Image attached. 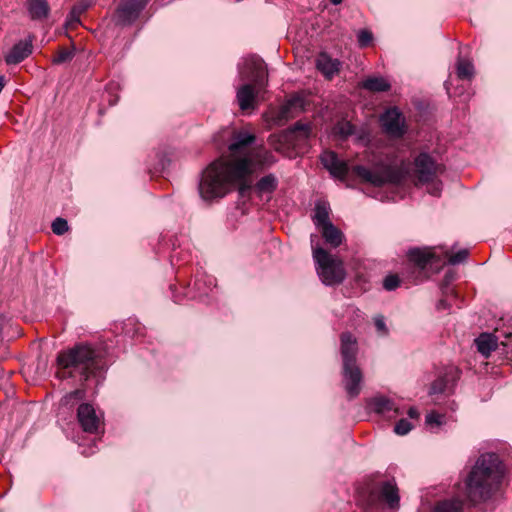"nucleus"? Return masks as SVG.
Returning a JSON list of instances; mask_svg holds the SVG:
<instances>
[{
    "label": "nucleus",
    "mask_w": 512,
    "mask_h": 512,
    "mask_svg": "<svg viewBox=\"0 0 512 512\" xmlns=\"http://www.w3.org/2000/svg\"><path fill=\"white\" fill-rule=\"evenodd\" d=\"M250 157L236 160L217 159L202 173L199 195L204 201H213L230 193L238 181L251 174Z\"/></svg>",
    "instance_id": "f257e3e1"
},
{
    "label": "nucleus",
    "mask_w": 512,
    "mask_h": 512,
    "mask_svg": "<svg viewBox=\"0 0 512 512\" xmlns=\"http://www.w3.org/2000/svg\"><path fill=\"white\" fill-rule=\"evenodd\" d=\"M503 477L499 456L496 453L482 454L465 481L468 499L474 504L487 501L498 490Z\"/></svg>",
    "instance_id": "f03ea898"
},
{
    "label": "nucleus",
    "mask_w": 512,
    "mask_h": 512,
    "mask_svg": "<svg viewBox=\"0 0 512 512\" xmlns=\"http://www.w3.org/2000/svg\"><path fill=\"white\" fill-rule=\"evenodd\" d=\"M56 361L60 378L79 376L82 381H87L91 377L101 376L106 369L101 352L88 344H77L59 352Z\"/></svg>",
    "instance_id": "7ed1b4c3"
},
{
    "label": "nucleus",
    "mask_w": 512,
    "mask_h": 512,
    "mask_svg": "<svg viewBox=\"0 0 512 512\" xmlns=\"http://www.w3.org/2000/svg\"><path fill=\"white\" fill-rule=\"evenodd\" d=\"M340 353L344 389L348 397L353 399L360 394L363 374L357 364V340L350 332H343L340 335Z\"/></svg>",
    "instance_id": "20e7f679"
},
{
    "label": "nucleus",
    "mask_w": 512,
    "mask_h": 512,
    "mask_svg": "<svg viewBox=\"0 0 512 512\" xmlns=\"http://www.w3.org/2000/svg\"><path fill=\"white\" fill-rule=\"evenodd\" d=\"M315 238H317V236L311 235L313 259L321 281L327 286L341 284L346 277L343 262L334 258L318 244L314 245Z\"/></svg>",
    "instance_id": "39448f33"
},
{
    "label": "nucleus",
    "mask_w": 512,
    "mask_h": 512,
    "mask_svg": "<svg viewBox=\"0 0 512 512\" xmlns=\"http://www.w3.org/2000/svg\"><path fill=\"white\" fill-rule=\"evenodd\" d=\"M352 173L365 183H369L375 187H382L386 184L398 185L406 177L405 171L398 166L384 164L371 170L363 165H355L352 167Z\"/></svg>",
    "instance_id": "423d86ee"
},
{
    "label": "nucleus",
    "mask_w": 512,
    "mask_h": 512,
    "mask_svg": "<svg viewBox=\"0 0 512 512\" xmlns=\"http://www.w3.org/2000/svg\"><path fill=\"white\" fill-rule=\"evenodd\" d=\"M150 0H121L114 13V21L119 26H131Z\"/></svg>",
    "instance_id": "0eeeda50"
},
{
    "label": "nucleus",
    "mask_w": 512,
    "mask_h": 512,
    "mask_svg": "<svg viewBox=\"0 0 512 512\" xmlns=\"http://www.w3.org/2000/svg\"><path fill=\"white\" fill-rule=\"evenodd\" d=\"M259 91L264 90L268 85V71L263 59L258 56L247 57L244 61V71Z\"/></svg>",
    "instance_id": "6e6552de"
},
{
    "label": "nucleus",
    "mask_w": 512,
    "mask_h": 512,
    "mask_svg": "<svg viewBox=\"0 0 512 512\" xmlns=\"http://www.w3.org/2000/svg\"><path fill=\"white\" fill-rule=\"evenodd\" d=\"M383 131L392 138H401L406 133L405 119L398 108L387 109L380 117Z\"/></svg>",
    "instance_id": "1a4fd4ad"
},
{
    "label": "nucleus",
    "mask_w": 512,
    "mask_h": 512,
    "mask_svg": "<svg viewBox=\"0 0 512 512\" xmlns=\"http://www.w3.org/2000/svg\"><path fill=\"white\" fill-rule=\"evenodd\" d=\"M414 166L417 179L422 184L433 182L439 170V165L426 152L420 153L415 158Z\"/></svg>",
    "instance_id": "9d476101"
},
{
    "label": "nucleus",
    "mask_w": 512,
    "mask_h": 512,
    "mask_svg": "<svg viewBox=\"0 0 512 512\" xmlns=\"http://www.w3.org/2000/svg\"><path fill=\"white\" fill-rule=\"evenodd\" d=\"M77 421L81 429L90 434H95L101 426V419L97 415L92 404L81 403L77 408Z\"/></svg>",
    "instance_id": "9b49d317"
},
{
    "label": "nucleus",
    "mask_w": 512,
    "mask_h": 512,
    "mask_svg": "<svg viewBox=\"0 0 512 512\" xmlns=\"http://www.w3.org/2000/svg\"><path fill=\"white\" fill-rule=\"evenodd\" d=\"M320 161L325 169L329 171L331 176L344 181L349 173L348 163L338 158L334 151H324L320 155Z\"/></svg>",
    "instance_id": "f8f14e48"
},
{
    "label": "nucleus",
    "mask_w": 512,
    "mask_h": 512,
    "mask_svg": "<svg viewBox=\"0 0 512 512\" xmlns=\"http://www.w3.org/2000/svg\"><path fill=\"white\" fill-rule=\"evenodd\" d=\"M311 131L310 124L298 121L283 132L282 138L285 143L292 145L294 148H300L306 145Z\"/></svg>",
    "instance_id": "ddd939ff"
},
{
    "label": "nucleus",
    "mask_w": 512,
    "mask_h": 512,
    "mask_svg": "<svg viewBox=\"0 0 512 512\" xmlns=\"http://www.w3.org/2000/svg\"><path fill=\"white\" fill-rule=\"evenodd\" d=\"M304 107V98L299 95H294L278 108L273 115V121L278 125H282L289 119L295 117V111L302 112Z\"/></svg>",
    "instance_id": "4468645a"
},
{
    "label": "nucleus",
    "mask_w": 512,
    "mask_h": 512,
    "mask_svg": "<svg viewBox=\"0 0 512 512\" xmlns=\"http://www.w3.org/2000/svg\"><path fill=\"white\" fill-rule=\"evenodd\" d=\"M408 260L420 269H425L429 264L438 263L440 258L433 247H414L407 252Z\"/></svg>",
    "instance_id": "2eb2a0df"
},
{
    "label": "nucleus",
    "mask_w": 512,
    "mask_h": 512,
    "mask_svg": "<svg viewBox=\"0 0 512 512\" xmlns=\"http://www.w3.org/2000/svg\"><path fill=\"white\" fill-rule=\"evenodd\" d=\"M255 140V135L247 131L234 132L228 150L232 156L241 155V158L248 157L246 152Z\"/></svg>",
    "instance_id": "dca6fc26"
},
{
    "label": "nucleus",
    "mask_w": 512,
    "mask_h": 512,
    "mask_svg": "<svg viewBox=\"0 0 512 512\" xmlns=\"http://www.w3.org/2000/svg\"><path fill=\"white\" fill-rule=\"evenodd\" d=\"M460 371L456 367H449L443 376L438 377L430 388V394L443 393L454 386L459 379Z\"/></svg>",
    "instance_id": "f3484780"
},
{
    "label": "nucleus",
    "mask_w": 512,
    "mask_h": 512,
    "mask_svg": "<svg viewBox=\"0 0 512 512\" xmlns=\"http://www.w3.org/2000/svg\"><path fill=\"white\" fill-rule=\"evenodd\" d=\"M32 40L16 43L5 55V62L8 65H16L24 61L32 53Z\"/></svg>",
    "instance_id": "a211bd4d"
},
{
    "label": "nucleus",
    "mask_w": 512,
    "mask_h": 512,
    "mask_svg": "<svg viewBox=\"0 0 512 512\" xmlns=\"http://www.w3.org/2000/svg\"><path fill=\"white\" fill-rule=\"evenodd\" d=\"M316 68L325 78L332 79L340 71L341 62L332 58L328 53L321 52L316 58Z\"/></svg>",
    "instance_id": "6ab92c4d"
},
{
    "label": "nucleus",
    "mask_w": 512,
    "mask_h": 512,
    "mask_svg": "<svg viewBox=\"0 0 512 512\" xmlns=\"http://www.w3.org/2000/svg\"><path fill=\"white\" fill-rule=\"evenodd\" d=\"M379 497L387 503L389 508L399 507L400 496L399 489L394 480L384 481L379 485Z\"/></svg>",
    "instance_id": "aec40b11"
},
{
    "label": "nucleus",
    "mask_w": 512,
    "mask_h": 512,
    "mask_svg": "<svg viewBox=\"0 0 512 512\" xmlns=\"http://www.w3.org/2000/svg\"><path fill=\"white\" fill-rule=\"evenodd\" d=\"M254 84H244L238 88L236 98L241 110H248L254 107L257 94L261 93Z\"/></svg>",
    "instance_id": "412c9836"
},
{
    "label": "nucleus",
    "mask_w": 512,
    "mask_h": 512,
    "mask_svg": "<svg viewBox=\"0 0 512 512\" xmlns=\"http://www.w3.org/2000/svg\"><path fill=\"white\" fill-rule=\"evenodd\" d=\"M25 6L30 19L33 21L48 18L51 11L47 0H27Z\"/></svg>",
    "instance_id": "4be33fe9"
},
{
    "label": "nucleus",
    "mask_w": 512,
    "mask_h": 512,
    "mask_svg": "<svg viewBox=\"0 0 512 512\" xmlns=\"http://www.w3.org/2000/svg\"><path fill=\"white\" fill-rule=\"evenodd\" d=\"M318 230L320 231L325 243L332 248L339 247L344 240V234L333 223H326L325 226Z\"/></svg>",
    "instance_id": "5701e85b"
},
{
    "label": "nucleus",
    "mask_w": 512,
    "mask_h": 512,
    "mask_svg": "<svg viewBox=\"0 0 512 512\" xmlns=\"http://www.w3.org/2000/svg\"><path fill=\"white\" fill-rule=\"evenodd\" d=\"M499 337L491 333H481L476 339L475 344L479 353L484 357H489L490 354L498 347Z\"/></svg>",
    "instance_id": "b1692460"
},
{
    "label": "nucleus",
    "mask_w": 512,
    "mask_h": 512,
    "mask_svg": "<svg viewBox=\"0 0 512 512\" xmlns=\"http://www.w3.org/2000/svg\"><path fill=\"white\" fill-rule=\"evenodd\" d=\"M368 406L375 413L380 415H385L391 411L398 413V409L395 407V403L385 396H377L372 398L369 401Z\"/></svg>",
    "instance_id": "393cba45"
},
{
    "label": "nucleus",
    "mask_w": 512,
    "mask_h": 512,
    "mask_svg": "<svg viewBox=\"0 0 512 512\" xmlns=\"http://www.w3.org/2000/svg\"><path fill=\"white\" fill-rule=\"evenodd\" d=\"M330 206L327 202L319 201L315 205L312 221L317 229L325 226L326 223H332L330 220Z\"/></svg>",
    "instance_id": "a878e982"
},
{
    "label": "nucleus",
    "mask_w": 512,
    "mask_h": 512,
    "mask_svg": "<svg viewBox=\"0 0 512 512\" xmlns=\"http://www.w3.org/2000/svg\"><path fill=\"white\" fill-rule=\"evenodd\" d=\"M360 87L369 92H386L390 90L391 84L384 77L371 76L363 80Z\"/></svg>",
    "instance_id": "bb28decb"
},
{
    "label": "nucleus",
    "mask_w": 512,
    "mask_h": 512,
    "mask_svg": "<svg viewBox=\"0 0 512 512\" xmlns=\"http://www.w3.org/2000/svg\"><path fill=\"white\" fill-rule=\"evenodd\" d=\"M464 503L459 498L437 501L431 512H463Z\"/></svg>",
    "instance_id": "cd10ccee"
},
{
    "label": "nucleus",
    "mask_w": 512,
    "mask_h": 512,
    "mask_svg": "<svg viewBox=\"0 0 512 512\" xmlns=\"http://www.w3.org/2000/svg\"><path fill=\"white\" fill-rule=\"evenodd\" d=\"M278 185L277 178L273 174H268L259 179L255 185L258 193H272Z\"/></svg>",
    "instance_id": "c85d7f7f"
},
{
    "label": "nucleus",
    "mask_w": 512,
    "mask_h": 512,
    "mask_svg": "<svg viewBox=\"0 0 512 512\" xmlns=\"http://www.w3.org/2000/svg\"><path fill=\"white\" fill-rule=\"evenodd\" d=\"M474 75V66L470 61L460 59L457 62V76L459 79H471Z\"/></svg>",
    "instance_id": "c756f323"
},
{
    "label": "nucleus",
    "mask_w": 512,
    "mask_h": 512,
    "mask_svg": "<svg viewBox=\"0 0 512 512\" xmlns=\"http://www.w3.org/2000/svg\"><path fill=\"white\" fill-rule=\"evenodd\" d=\"M85 391L83 389H76L66 394L61 399V404L67 407H73L77 402L82 401L85 398Z\"/></svg>",
    "instance_id": "7c9ffc66"
},
{
    "label": "nucleus",
    "mask_w": 512,
    "mask_h": 512,
    "mask_svg": "<svg viewBox=\"0 0 512 512\" xmlns=\"http://www.w3.org/2000/svg\"><path fill=\"white\" fill-rule=\"evenodd\" d=\"M401 284V279L397 274H389L383 279V288L386 291H394Z\"/></svg>",
    "instance_id": "2f4dec72"
},
{
    "label": "nucleus",
    "mask_w": 512,
    "mask_h": 512,
    "mask_svg": "<svg viewBox=\"0 0 512 512\" xmlns=\"http://www.w3.org/2000/svg\"><path fill=\"white\" fill-rule=\"evenodd\" d=\"M51 227H52L53 233L56 234V235H63L69 229L67 220L64 219V218H61V217H57L52 222V226Z\"/></svg>",
    "instance_id": "473e14b6"
},
{
    "label": "nucleus",
    "mask_w": 512,
    "mask_h": 512,
    "mask_svg": "<svg viewBox=\"0 0 512 512\" xmlns=\"http://www.w3.org/2000/svg\"><path fill=\"white\" fill-rule=\"evenodd\" d=\"M73 57H74V52L72 50L62 48L59 50L57 55L54 56L52 62L54 64H62V63L71 61Z\"/></svg>",
    "instance_id": "72a5a7b5"
},
{
    "label": "nucleus",
    "mask_w": 512,
    "mask_h": 512,
    "mask_svg": "<svg viewBox=\"0 0 512 512\" xmlns=\"http://www.w3.org/2000/svg\"><path fill=\"white\" fill-rule=\"evenodd\" d=\"M469 256V251L467 249H461L456 253L449 255L448 263L450 265H457L463 263L467 260Z\"/></svg>",
    "instance_id": "f704fd0d"
},
{
    "label": "nucleus",
    "mask_w": 512,
    "mask_h": 512,
    "mask_svg": "<svg viewBox=\"0 0 512 512\" xmlns=\"http://www.w3.org/2000/svg\"><path fill=\"white\" fill-rule=\"evenodd\" d=\"M426 423L431 426H441L445 423V415L431 411L426 415Z\"/></svg>",
    "instance_id": "c9c22d12"
},
{
    "label": "nucleus",
    "mask_w": 512,
    "mask_h": 512,
    "mask_svg": "<svg viewBox=\"0 0 512 512\" xmlns=\"http://www.w3.org/2000/svg\"><path fill=\"white\" fill-rule=\"evenodd\" d=\"M412 424L407 419H400L394 427V432L398 435H406L412 430Z\"/></svg>",
    "instance_id": "e433bc0d"
},
{
    "label": "nucleus",
    "mask_w": 512,
    "mask_h": 512,
    "mask_svg": "<svg viewBox=\"0 0 512 512\" xmlns=\"http://www.w3.org/2000/svg\"><path fill=\"white\" fill-rule=\"evenodd\" d=\"M373 39V35L368 30H360L357 35L358 44L361 48L367 47Z\"/></svg>",
    "instance_id": "4c0bfd02"
},
{
    "label": "nucleus",
    "mask_w": 512,
    "mask_h": 512,
    "mask_svg": "<svg viewBox=\"0 0 512 512\" xmlns=\"http://www.w3.org/2000/svg\"><path fill=\"white\" fill-rule=\"evenodd\" d=\"M338 132L343 137H348L355 132V127L350 122H344L339 124Z\"/></svg>",
    "instance_id": "58836bf2"
},
{
    "label": "nucleus",
    "mask_w": 512,
    "mask_h": 512,
    "mask_svg": "<svg viewBox=\"0 0 512 512\" xmlns=\"http://www.w3.org/2000/svg\"><path fill=\"white\" fill-rule=\"evenodd\" d=\"M375 327L381 334H387V328L383 316H378L374 320Z\"/></svg>",
    "instance_id": "ea45409f"
},
{
    "label": "nucleus",
    "mask_w": 512,
    "mask_h": 512,
    "mask_svg": "<svg viewBox=\"0 0 512 512\" xmlns=\"http://www.w3.org/2000/svg\"><path fill=\"white\" fill-rule=\"evenodd\" d=\"M88 7H89V4L83 3V2L78 5H75L72 8V14H77V16H80L84 11L87 10Z\"/></svg>",
    "instance_id": "a19ab883"
},
{
    "label": "nucleus",
    "mask_w": 512,
    "mask_h": 512,
    "mask_svg": "<svg viewBox=\"0 0 512 512\" xmlns=\"http://www.w3.org/2000/svg\"><path fill=\"white\" fill-rule=\"evenodd\" d=\"M246 177L243 180L238 181L237 183H240L238 187V191L241 195H244L245 191L250 188V185L246 184L245 182Z\"/></svg>",
    "instance_id": "79ce46f5"
},
{
    "label": "nucleus",
    "mask_w": 512,
    "mask_h": 512,
    "mask_svg": "<svg viewBox=\"0 0 512 512\" xmlns=\"http://www.w3.org/2000/svg\"><path fill=\"white\" fill-rule=\"evenodd\" d=\"M408 415L410 418H417L419 416V412L416 408L411 407L408 410Z\"/></svg>",
    "instance_id": "37998d69"
},
{
    "label": "nucleus",
    "mask_w": 512,
    "mask_h": 512,
    "mask_svg": "<svg viewBox=\"0 0 512 512\" xmlns=\"http://www.w3.org/2000/svg\"><path fill=\"white\" fill-rule=\"evenodd\" d=\"M441 188L439 187V184L433 187L432 191L430 192L434 196L440 195Z\"/></svg>",
    "instance_id": "c03bdc74"
},
{
    "label": "nucleus",
    "mask_w": 512,
    "mask_h": 512,
    "mask_svg": "<svg viewBox=\"0 0 512 512\" xmlns=\"http://www.w3.org/2000/svg\"><path fill=\"white\" fill-rule=\"evenodd\" d=\"M79 17L80 16H77V14H72V11L70 12V19H71V21L79 23L80 22Z\"/></svg>",
    "instance_id": "a18cd8bd"
},
{
    "label": "nucleus",
    "mask_w": 512,
    "mask_h": 512,
    "mask_svg": "<svg viewBox=\"0 0 512 512\" xmlns=\"http://www.w3.org/2000/svg\"><path fill=\"white\" fill-rule=\"evenodd\" d=\"M5 86V79L4 76L0 75V92L2 91L3 87Z\"/></svg>",
    "instance_id": "49530a36"
},
{
    "label": "nucleus",
    "mask_w": 512,
    "mask_h": 512,
    "mask_svg": "<svg viewBox=\"0 0 512 512\" xmlns=\"http://www.w3.org/2000/svg\"><path fill=\"white\" fill-rule=\"evenodd\" d=\"M343 0H330V2L333 4V5H339L342 3Z\"/></svg>",
    "instance_id": "de8ad7c7"
},
{
    "label": "nucleus",
    "mask_w": 512,
    "mask_h": 512,
    "mask_svg": "<svg viewBox=\"0 0 512 512\" xmlns=\"http://www.w3.org/2000/svg\"><path fill=\"white\" fill-rule=\"evenodd\" d=\"M510 337H512V333L511 332L505 334V338H510Z\"/></svg>",
    "instance_id": "09e8293b"
}]
</instances>
